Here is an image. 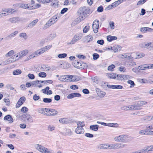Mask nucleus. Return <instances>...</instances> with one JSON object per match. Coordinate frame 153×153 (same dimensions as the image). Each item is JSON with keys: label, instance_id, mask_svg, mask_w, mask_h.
Returning a JSON list of instances; mask_svg holds the SVG:
<instances>
[{"label": "nucleus", "instance_id": "obj_1", "mask_svg": "<svg viewBox=\"0 0 153 153\" xmlns=\"http://www.w3.org/2000/svg\"><path fill=\"white\" fill-rule=\"evenodd\" d=\"M87 15V10L85 7H81L78 11L79 17L76 19L75 21L77 23L80 22L84 20Z\"/></svg>", "mask_w": 153, "mask_h": 153}, {"label": "nucleus", "instance_id": "obj_2", "mask_svg": "<svg viewBox=\"0 0 153 153\" xmlns=\"http://www.w3.org/2000/svg\"><path fill=\"white\" fill-rule=\"evenodd\" d=\"M114 140L118 142L127 143L130 141V137L126 134H122L114 137Z\"/></svg>", "mask_w": 153, "mask_h": 153}, {"label": "nucleus", "instance_id": "obj_3", "mask_svg": "<svg viewBox=\"0 0 153 153\" xmlns=\"http://www.w3.org/2000/svg\"><path fill=\"white\" fill-rule=\"evenodd\" d=\"M77 127L75 129V132L77 134H83L84 132V130L83 127L85 126L84 122H78L77 123Z\"/></svg>", "mask_w": 153, "mask_h": 153}, {"label": "nucleus", "instance_id": "obj_4", "mask_svg": "<svg viewBox=\"0 0 153 153\" xmlns=\"http://www.w3.org/2000/svg\"><path fill=\"white\" fill-rule=\"evenodd\" d=\"M35 147L36 149L41 153H53L49 149L40 145L37 144Z\"/></svg>", "mask_w": 153, "mask_h": 153}, {"label": "nucleus", "instance_id": "obj_5", "mask_svg": "<svg viewBox=\"0 0 153 153\" xmlns=\"http://www.w3.org/2000/svg\"><path fill=\"white\" fill-rule=\"evenodd\" d=\"M83 36V34L82 33H76L73 37L70 42V44H73L76 42L80 39Z\"/></svg>", "mask_w": 153, "mask_h": 153}, {"label": "nucleus", "instance_id": "obj_6", "mask_svg": "<svg viewBox=\"0 0 153 153\" xmlns=\"http://www.w3.org/2000/svg\"><path fill=\"white\" fill-rule=\"evenodd\" d=\"M117 79L120 80H126L128 79H131L132 77L130 76L124 74H117Z\"/></svg>", "mask_w": 153, "mask_h": 153}, {"label": "nucleus", "instance_id": "obj_7", "mask_svg": "<svg viewBox=\"0 0 153 153\" xmlns=\"http://www.w3.org/2000/svg\"><path fill=\"white\" fill-rule=\"evenodd\" d=\"M153 150V145L148 146L144 149L135 152V153H148L149 151Z\"/></svg>", "mask_w": 153, "mask_h": 153}, {"label": "nucleus", "instance_id": "obj_8", "mask_svg": "<svg viewBox=\"0 0 153 153\" xmlns=\"http://www.w3.org/2000/svg\"><path fill=\"white\" fill-rule=\"evenodd\" d=\"M134 104L128 105H124L122 106L120 109L122 110L125 111L135 110Z\"/></svg>", "mask_w": 153, "mask_h": 153}, {"label": "nucleus", "instance_id": "obj_9", "mask_svg": "<svg viewBox=\"0 0 153 153\" xmlns=\"http://www.w3.org/2000/svg\"><path fill=\"white\" fill-rule=\"evenodd\" d=\"M99 24V21L97 20H95L93 24L92 28L94 32L97 33L98 32Z\"/></svg>", "mask_w": 153, "mask_h": 153}, {"label": "nucleus", "instance_id": "obj_10", "mask_svg": "<svg viewBox=\"0 0 153 153\" xmlns=\"http://www.w3.org/2000/svg\"><path fill=\"white\" fill-rule=\"evenodd\" d=\"M22 117L24 120L31 123L33 122L32 117L29 114H24L22 116Z\"/></svg>", "mask_w": 153, "mask_h": 153}, {"label": "nucleus", "instance_id": "obj_11", "mask_svg": "<svg viewBox=\"0 0 153 153\" xmlns=\"http://www.w3.org/2000/svg\"><path fill=\"white\" fill-rule=\"evenodd\" d=\"M46 113L47 116H53L56 115L58 113V111L54 109L47 108Z\"/></svg>", "mask_w": 153, "mask_h": 153}, {"label": "nucleus", "instance_id": "obj_12", "mask_svg": "<svg viewBox=\"0 0 153 153\" xmlns=\"http://www.w3.org/2000/svg\"><path fill=\"white\" fill-rule=\"evenodd\" d=\"M141 46L142 47L149 49H151L153 48V42H145L141 44Z\"/></svg>", "mask_w": 153, "mask_h": 153}, {"label": "nucleus", "instance_id": "obj_13", "mask_svg": "<svg viewBox=\"0 0 153 153\" xmlns=\"http://www.w3.org/2000/svg\"><path fill=\"white\" fill-rule=\"evenodd\" d=\"M147 102L146 101H139L136 104H134L135 110H140L141 109V107L146 105Z\"/></svg>", "mask_w": 153, "mask_h": 153}, {"label": "nucleus", "instance_id": "obj_14", "mask_svg": "<svg viewBox=\"0 0 153 153\" xmlns=\"http://www.w3.org/2000/svg\"><path fill=\"white\" fill-rule=\"evenodd\" d=\"M29 52V51L27 49H25L19 52V58L17 59V60L22 59L23 57L26 56Z\"/></svg>", "mask_w": 153, "mask_h": 153}, {"label": "nucleus", "instance_id": "obj_15", "mask_svg": "<svg viewBox=\"0 0 153 153\" xmlns=\"http://www.w3.org/2000/svg\"><path fill=\"white\" fill-rule=\"evenodd\" d=\"M69 81L77 82L80 80V77L77 76L69 75Z\"/></svg>", "mask_w": 153, "mask_h": 153}, {"label": "nucleus", "instance_id": "obj_16", "mask_svg": "<svg viewBox=\"0 0 153 153\" xmlns=\"http://www.w3.org/2000/svg\"><path fill=\"white\" fill-rule=\"evenodd\" d=\"M26 99L25 97H21L18 101L16 105V107L19 108L23 104L25 100Z\"/></svg>", "mask_w": 153, "mask_h": 153}, {"label": "nucleus", "instance_id": "obj_17", "mask_svg": "<svg viewBox=\"0 0 153 153\" xmlns=\"http://www.w3.org/2000/svg\"><path fill=\"white\" fill-rule=\"evenodd\" d=\"M69 75H62L60 76L59 79L62 82H68L69 81Z\"/></svg>", "mask_w": 153, "mask_h": 153}, {"label": "nucleus", "instance_id": "obj_18", "mask_svg": "<svg viewBox=\"0 0 153 153\" xmlns=\"http://www.w3.org/2000/svg\"><path fill=\"white\" fill-rule=\"evenodd\" d=\"M140 31L142 33L152 32L153 31V29L147 27H141L140 29Z\"/></svg>", "mask_w": 153, "mask_h": 153}, {"label": "nucleus", "instance_id": "obj_19", "mask_svg": "<svg viewBox=\"0 0 153 153\" xmlns=\"http://www.w3.org/2000/svg\"><path fill=\"white\" fill-rule=\"evenodd\" d=\"M93 39V37L91 35H87L85 37L84 39V42L86 43H88L92 41Z\"/></svg>", "mask_w": 153, "mask_h": 153}, {"label": "nucleus", "instance_id": "obj_20", "mask_svg": "<svg viewBox=\"0 0 153 153\" xmlns=\"http://www.w3.org/2000/svg\"><path fill=\"white\" fill-rule=\"evenodd\" d=\"M96 91L97 95L100 97H103L105 94V92L100 91V89L98 88L96 89Z\"/></svg>", "mask_w": 153, "mask_h": 153}, {"label": "nucleus", "instance_id": "obj_21", "mask_svg": "<svg viewBox=\"0 0 153 153\" xmlns=\"http://www.w3.org/2000/svg\"><path fill=\"white\" fill-rule=\"evenodd\" d=\"M149 64L141 65L138 66V68L140 70H145L149 69Z\"/></svg>", "mask_w": 153, "mask_h": 153}, {"label": "nucleus", "instance_id": "obj_22", "mask_svg": "<svg viewBox=\"0 0 153 153\" xmlns=\"http://www.w3.org/2000/svg\"><path fill=\"white\" fill-rule=\"evenodd\" d=\"M47 109V108H39L38 109L37 111L40 114L45 115H47V113H45V112H46Z\"/></svg>", "mask_w": 153, "mask_h": 153}, {"label": "nucleus", "instance_id": "obj_23", "mask_svg": "<svg viewBox=\"0 0 153 153\" xmlns=\"http://www.w3.org/2000/svg\"><path fill=\"white\" fill-rule=\"evenodd\" d=\"M4 119L5 120H7L9 123H11L13 121V119L11 116L10 115H8L4 117Z\"/></svg>", "mask_w": 153, "mask_h": 153}, {"label": "nucleus", "instance_id": "obj_24", "mask_svg": "<svg viewBox=\"0 0 153 153\" xmlns=\"http://www.w3.org/2000/svg\"><path fill=\"white\" fill-rule=\"evenodd\" d=\"M126 0H119L116 1H115L113 3L111 4V7H116L119 4L122 3L124 1H125Z\"/></svg>", "mask_w": 153, "mask_h": 153}, {"label": "nucleus", "instance_id": "obj_25", "mask_svg": "<svg viewBox=\"0 0 153 153\" xmlns=\"http://www.w3.org/2000/svg\"><path fill=\"white\" fill-rule=\"evenodd\" d=\"M50 69V68L48 66H46L44 65H42L40 68V70L41 71H48Z\"/></svg>", "mask_w": 153, "mask_h": 153}, {"label": "nucleus", "instance_id": "obj_26", "mask_svg": "<svg viewBox=\"0 0 153 153\" xmlns=\"http://www.w3.org/2000/svg\"><path fill=\"white\" fill-rule=\"evenodd\" d=\"M38 21V19H36L29 23L27 26V27L31 28L34 26Z\"/></svg>", "mask_w": 153, "mask_h": 153}, {"label": "nucleus", "instance_id": "obj_27", "mask_svg": "<svg viewBox=\"0 0 153 153\" xmlns=\"http://www.w3.org/2000/svg\"><path fill=\"white\" fill-rule=\"evenodd\" d=\"M45 51L43 48H42L36 51L35 52V54L36 55H39L41 54H42L45 52Z\"/></svg>", "mask_w": 153, "mask_h": 153}, {"label": "nucleus", "instance_id": "obj_28", "mask_svg": "<svg viewBox=\"0 0 153 153\" xmlns=\"http://www.w3.org/2000/svg\"><path fill=\"white\" fill-rule=\"evenodd\" d=\"M148 129H142L140 130L138 132V134L140 135H148L149 134V133L147 132Z\"/></svg>", "mask_w": 153, "mask_h": 153}, {"label": "nucleus", "instance_id": "obj_29", "mask_svg": "<svg viewBox=\"0 0 153 153\" xmlns=\"http://www.w3.org/2000/svg\"><path fill=\"white\" fill-rule=\"evenodd\" d=\"M124 146V144L122 145L118 143L114 144V149H122Z\"/></svg>", "mask_w": 153, "mask_h": 153}, {"label": "nucleus", "instance_id": "obj_30", "mask_svg": "<svg viewBox=\"0 0 153 153\" xmlns=\"http://www.w3.org/2000/svg\"><path fill=\"white\" fill-rule=\"evenodd\" d=\"M98 149H107V144H101L97 146Z\"/></svg>", "mask_w": 153, "mask_h": 153}, {"label": "nucleus", "instance_id": "obj_31", "mask_svg": "<svg viewBox=\"0 0 153 153\" xmlns=\"http://www.w3.org/2000/svg\"><path fill=\"white\" fill-rule=\"evenodd\" d=\"M117 39V37L115 36H112L110 35H109L107 36V40L109 42H111L113 40H116Z\"/></svg>", "mask_w": 153, "mask_h": 153}, {"label": "nucleus", "instance_id": "obj_32", "mask_svg": "<svg viewBox=\"0 0 153 153\" xmlns=\"http://www.w3.org/2000/svg\"><path fill=\"white\" fill-rule=\"evenodd\" d=\"M99 126L98 125H91L90 127V128L92 130L96 131L98 130Z\"/></svg>", "mask_w": 153, "mask_h": 153}, {"label": "nucleus", "instance_id": "obj_33", "mask_svg": "<svg viewBox=\"0 0 153 153\" xmlns=\"http://www.w3.org/2000/svg\"><path fill=\"white\" fill-rule=\"evenodd\" d=\"M19 20L18 17H13L9 19V21L12 23H15Z\"/></svg>", "mask_w": 153, "mask_h": 153}, {"label": "nucleus", "instance_id": "obj_34", "mask_svg": "<svg viewBox=\"0 0 153 153\" xmlns=\"http://www.w3.org/2000/svg\"><path fill=\"white\" fill-rule=\"evenodd\" d=\"M65 134L66 135L71 136L72 134V132L70 129L67 128L65 130Z\"/></svg>", "mask_w": 153, "mask_h": 153}, {"label": "nucleus", "instance_id": "obj_35", "mask_svg": "<svg viewBox=\"0 0 153 153\" xmlns=\"http://www.w3.org/2000/svg\"><path fill=\"white\" fill-rule=\"evenodd\" d=\"M109 76L110 78L117 79V75L116 76V74L114 73H111L109 74Z\"/></svg>", "mask_w": 153, "mask_h": 153}, {"label": "nucleus", "instance_id": "obj_36", "mask_svg": "<svg viewBox=\"0 0 153 153\" xmlns=\"http://www.w3.org/2000/svg\"><path fill=\"white\" fill-rule=\"evenodd\" d=\"M37 1L43 4L48 3L52 1L53 0H37Z\"/></svg>", "mask_w": 153, "mask_h": 153}, {"label": "nucleus", "instance_id": "obj_37", "mask_svg": "<svg viewBox=\"0 0 153 153\" xmlns=\"http://www.w3.org/2000/svg\"><path fill=\"white\" fill-rule=\"evenodd\" d=\"M36 55L35 54L34 52L33 53L31 54L29 56H28L26 59V60L28 61L30 60V59H31V58L35 57Z\"/></svg>", "mask_w": 153, "mask_h": 153}, {"label": "nucleus", "instance_id": "obj_38", "mask_svg": "<svg viewBox=\"0 0 153 153\" xmlns=\"http://www.w3.org/2000/svg\"><path fill=\"white\" fill-rule=\"evenodd\" d=\"M20 6L21 7L24 9H33L32 8H31L30 7H29L28 6V4H22Z\"/></svg>", "mask_w": 153, "mask_h": 153}, {"label": "nucleus", "instance_id": "obj_39", "mask_svg": "<svg viewBox=\"0 0 153 153\" xmlns=\"http://www.w3.org/2000/svg\"><path fill=\"white\" fill-rule=\"evenodd\" d=\"M118 124L117 123H107V126L110 127H117Z\"/></svg>", "mask_w": 153, "mask_h": 153}, {"label": "nucleus", "instance_id": "obj_40", "mask_svg": "<svg viewBox=\"0 0 153 153\" xmlns=\"http://www.w3.org/2000/svg\"><path fill=\"white\" fill-rule=\"evenodd\" d=\"M14 53V52L13 50H11L9 51L7 53H6L5 56L7 57H10L13 55Z\"/></svg>", "mask_w": 153, "mask_h": 153}, {"label": "nucleus", "instance_id": "obj_41", "mask_svg": "<svg viewBox=\"0 0 153 153\" xmlns=\"http://www.w3.org/2000/svg\"><path fill=\"white\" fill-rule=\"evenodd\" d=\"M22 73V71L20 70L17 69L13 71V74L14 75H18Z\"/></svg>", "mask_w": 153, "mask_h": 153}, {"label": "nucleus", "instance_id": "obj_42", "mask_svg": "<svg viewBox=\"0 0 153 153\" xmlns=\"http://www.w3.org/2000/svg\"><path fill=\"white\" fill-rule=\"evenodd\" d=\"M56 36V33H53L51 34L48 37V39L49 40H52Z\"/></svg>", "mask_w": 153, "mask_h": 153}, {"label": "nucleus", "instance_id": "obj_43", "mask_svg": "<svg viewBox=\"0 0 153 153\" xmlns=\"http://www.w3.org/2000/svg\"><path fill=\"white\" fill-rule=\"evenodd\" d=\"M43 102L46 103H49L52 102V99L51 98H43Z\"/></svg>", "mask_w": 153, "mask_h": 153}, {"label": "nucleus", "instance_id": "obj_44", "mask_svg": "<svg viewBox=\"0 0 153 153\" xmlns=\"http://www.w3.org/2000/svg\"><path fill=\"white\" fill-rule=\"evenodd\" d=\"M87 65L85 63H81V65H80L79 68L81 69H85L87 67Z\"/></svg>", "mask_w": 153, "mask_h": 153}, {"label": "nucleus", "instance_id": "obj_45", "mask_svg": "<svg viewBox=\"0 0 153 153\" xmlns=\"http://www.w3.org/2000/svg\"><path fill=\"white\" fill-rule=\"evenodd\" d=\"M59 121L60 123H66L67 122V119L66 118H62L59 119Z\"/></svg>", "mask_w": 153, "mask_h": 153}, {"label": "nucleus", "instance_id": "obj_46", "mask_svg": "<svg viewBox=\"0 0 153 153\" xmlns=\"http://www.w3.org/2000/svg\"><path fill=\"white\" fill-rule=\"evenodd\" d=\"M115 67V66L114 65L112 64L108 66V70L109 71H113V69Z\"/></svg>", "mask_w": 153, "mask_h": 153}, {"label": "nucleus", "instance_id": "obj_47", "mask_svg": "<svg viewBox=\"0 0 153 153\" xmlns=\"http://www.w3.org/2000/svg\"><path fill=\"white\" fill-rule=\"evenodd\" d=\"M19 36L25 39H26L27 37L26 34L25 33H20L19 34Z\"/></svg>", "mask_w": 153, "mask_h": 153}, {"label": "nucleus", "instance_id": "obj_48", "mask_svg": "<svg viewBox=\"0 0 153 153\" xmlns=\"http://www.w3.org/2000/svg\"><path fill=\"white\" fill-rule=\"evenodd\" d=\"M55 127L53 125H49L48 127V129L50 131H52L55 129Z\"/></svg>", "mask_w": 153, "mask_h": 153}, {"label": "nucleus", "instance_id": "obj_49", "mask_svg": "<svg viewBox=\"0 0 153 153\" xmlns=\"http://www.w3.org/2000/svg\"><path fill=\"white\" fill-rule=\"evenodd\" d=\"M67 56V54L65 53H63L58 54V57L59 58H63L66 57Z\"/></svg>", "mask_w": 153, "mask_h": 153}, {"label": "nucleus", "instance_id": "obj_50", "mask_svg": "<svg viewBox=\"0 0 153 153\" xmlns=\"http://www.w3.org/2000/svg\"><path fill=\"white\" fill-rule=\"evenodd\" d=\"M51 24L48 21L47 23L45 25L43 29H45L48 28L51 25Z\"/></svg>", "mask_w": 153, "mask_h": 153}, {"label": "nucleus", "instance_id": "obj_51", "mask_svg": "<svg viewBox=\"0 0 153 153\" xmlns=\"http://www.w3.org/2000/svg\"><path fill=\"white\" fill-rule=\"evenodd\" d=\"M81 62H79V61H78L75 60V61L74 64H75V65L76 66V67L79 68L80 65H81Z\"/></svg>", "mask_w": 153, "mask_h": 153}, {"label": "nucleus", "instance_id": "obj_52", "mask_svg": "<svg viewBox=\"0 0 153 153\" xmlns=\"http://www.w3.org/2000/svg\"><path fill=\"white\" fill-rule=\"evenodd\" d=\"M90 29V27L88 26H85L83 29V33H85L88 32Z\"/></svg>", "mask_w": 153, "mask_h": 153}, {"label": "nucleus", "instance_id": "obj_53", "mask_svg": "<svg viewBox=\"0 0 153 153\" xmlns=\"http://www.w3.org/2000/svg\"><path fill=\"white\" fill-rule=\"evenodd\" d=\"M119 71L121 72H126V68L123 66H121L119 68Z\"/></svg>", "mask_w": 153, "mask_h": 153}, {"label": "nucleus", "instance_id": "obj_54", "mask_svg": "<svg viewBox=\"0 0 153 153\" xmlns=\"http://www.w3.org/2000/svg\"><path fill=\"white\" fill-rule=\"evenodd\" d=\"M39 76L41 77H45L46 76V74L44 72H40L39 74Z\"/></svg>", "mask_w": 153, "mask_h": 153}, {"label": "nucleus", "instance_id": "obj_55", "mask_svg": "<svg viewBox=\"0 0 153 153\" xmlns=\"http://www.w3.org/2000/svg\"><path fill=\"white\" fill-rule=\"evenodd\" d=\"M146 0H140L137 3V5H140L144 4L146 1Z\"/></svg>", "mask_w": 153, "mask_h": 153}, {"label": "nucleus", "instance_id": "obj_56", "mask_svg": "<svg viewBox=\"0 0 153 153\" xmlns=\"http://www.w3.org/2000/svg\"><path fill=\"white\" fill-rule=\"evenodd\" d=\"M117 46H114L113 47H111V48L113 50L114 52L118 51H120V49L117 48Z\"/></svg>", "mask_w": 153, "mask_h": 153}, {"label": "nucleus", "instance_id": "obj_57", "mask_svg": "<svg viewBox=\"0 0 153 153\" xmlns=\"http://www.w3.org/2000/svg\"><path fill=\"white\" fill-rule=\"evenodd\" d=\"M52 47V45H48L47 46H46L45 47H43V48H44V49L45 50V51H47L49 50Z\"/></svg>", "mask_w": 153, "mask_h": 153}, {"label": "nucleus", "instance_id": "obj_58", "mask_svg": "<svg viewBox=\"0 0 153 153\" xmlns=\"http://www.w3.org/2000/svg\"><path fill=\"white\" fill-rule=\"evenodd\" d=\"M52 6L55 7H57L58 5V1L57 0L53 1L52 3Z\"/></svg>", "mask_w": 153, "mask_h": 153}, {"label": "nucleus", "instance_id": "obj_59", "mask_svg": "<svg viewBox=\"0 0 153 153\" xmlns=\"http://www.w3.org/2000/svg\"><path fill=\"white\" fill-rule=\"evenodd\" d=\"M18 33V32L17 31H15L13 33L10 34L8 36L10 37L11 38L12 37H13L15 36L17 33Z\"/></svg>", "mask_w": 153, "mask_h": 153}, {"label": "nucleus", "instance_id": "obj_60", "mask_svg": "<svg viewBox=\"0 0 153 153\" xmlns=\"http://www.w3.org/2000/svg\"><path fill=\"white\" fill-rule=\"evenodd\" d=\"M2 11L4 12H6L7 15L10 13V9H4L2 10Z\"/></svg>", "mask_w": 153, "mask_h": 153}, {"label": "nucleus", "instance_id": "obj_61", "mask_svg": "<svg viewBox=\"0 0 153 153\" xmlns=\"http://www.w3.org/2000/svg\"><path fill=\"white\" fill-rule=\"evenodd\" d=\"M127 83L131 85V87H134V86L135 84L134 82L132 80H128L127 81Z\"/></svg>", "mask_w": 153, "mask_h": 153}, {"label": "nucleus", "instance_id": "obj_62", "mask_svg": "<svg viewBox=\"0 0 153 153\" xmlns=\"http://www.w3.org/2000/svg\"><path fill=\"white\" fill-rule=\"evenodd\" d=\"M103 10V8L102 6H100L97 8V11L98 12H102Z\"/></svg>", "mask_w": 153, "mask_h": 153}, {"label": "nucleus", "instance_id": "obj_63", "mask_svg": "<svg viewBox=\"0 0 153 153\" xmlns=\"http://www.w3.org/2000/svg\"><path fill=\"white\" fill-rule=\"evenodd\" d=\"M40 97L39 96L35 94L33 96V99L35 101L38 100L39 99Z\"/></svg>", "mask_w": 153, "mask_h": 153}, {"label": "nucleus", "instance_id": "obj_64", "mask_svg": "<svg viewBox=\"0 0 153 153\" xmlns=\"http://www.w3.org/2000/svg\"><path fill=\"white\" fill-rule=\"evenodd\" d=\"M28 77L31 79H34L35 78V76L33 74H29L27 75Z\"/></svg>", "mask_w": 153, "mask_h": 153}]
</instances>
